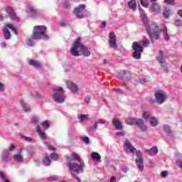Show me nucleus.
I'll return each mask as SVG.
<instances>
[{
  "mask_svg": "<svg viewBox=\"0 0 182 182\" xmlns=\"http://www.w3.org/2000/svg\"><path fill=\"white\" fill-rule=\"evenodd\" d=\"M103 63H104V65H106V63H107V60H103Z\"/></svg>",
  "mask_w": 182,
  "mask_h": 182,
  "instance_id": "4d7b16f0",
  "label": "nucleus"
},
{
  "mask_svg": "<svg viewBox=\"0 0 182 182\" xmlns=\"http://www.w3.org/2000/svg\"><path fill=\"white\" fill-rule=\"evenodd\" d=\"M164 2H165V4H167L168 5H173L174 0H165Z\"/></svg>",
  "mask_w": 182,
  "mask_h": 182,
  "instance_id": "37998d69",
  "label": "nucleus"
},
{
  "mask_svg": "<svg viewBox=\"0 0 182 182\" xmlns=\"http://www.w3.org/2000/svg\"><path fill=\"white\" fill-rule=\"evenodd\" d=\"M105 123H106V119H99L94 126L90 127V130H97V124H105Z\"/></svg>",
  "mask_w": 182,
  "mask_h": 182,
  "instance_id": "6ab92c4d",
  "label": "nucleus"
},
{
  "mask_svg": "<svg viewBox=\"0 0 182 182\" xmlns=\"http://www.w3.org/2000/svg\"><path fill=\"white\" fill-rule=\"evenodd\" d=\"M3 182H11L9 180H8V179H4V181H3Z\"/></svg>",
  "mask_w": 182,
  "mask_h": 182,
  "instance_id": "13d9d810",
  "label": "nucleus"
},
{
  "mask_svg": "<svg viewBox=\"0 0 182 182\" xmlns=\"http://www.w3.org/2000/svg\"><path fill=\"white\" fill-rule=\"evenodd\" d=\"M36 130L40 139H41L42 140H46V134L45 133V132L41 130V127L39 125L36 127Z\"/></svg>",
  "mask_w": 182,
  "mask_h": 182,
  "instance_id": "dca6fc26",
  "label": "nucleus"
},
{
  "mask_svg": "<svg viewBox=\"0 0 182 182\" xmlns=\"http://www.w3.org/2000/svg\"><path fill=\"white\" fill-rule=\"evenodd\" d=\"M71 157L73 160H75V161H78L79 163H83V160L82 158H80V156L79 154H76V152H73L71 154Z\"/></svg>",
  "mask_w": 182,
  "mask_h": 182,
  "instance_id": "5701e85b",
  "label": "nucleus"
},
{
  "mask_svg": "<svg viewBox=\"0 0 182 182\" xmlns=\"http://www.w3.org/2000/svg\"><path fill=\"white\" fill-rule=\"evenodd\" d=\"M141 5L144 6V8H149V3L147 1L141 0Z\"/></svg>",
  "mask_w": 182,
  "mask_h": 182,
  "instance_id": "473e14b6",
  "label": "nucleus"
},
{
  "mask_svg": "<svg viewBox=\"0 0 182 182\" xmlns=\"http://www.w3.org/2000/svg\"><path fill=\"white\" fill-rule=\"evenodd\" d=\"M26 140H27V141H31V140H32V139L30 137H26Z\"/></svg>",
  "mask_w": 182,
  "mask_h": 182,
  "instance_id": "6e6d98bb",
  "label": "nucleus"
},
{
  "mask_svg": "<svg viewBox=\"0 0 182 182\" xmlns=\"http://www.w3.org/2000/svg\"><path fill=\"white\" fill-rule=\"evenodd\" d=\"M72 56H80V52H82L83 56L88 58L90 55V51L87 49V47L83 46L80 41V38H78L72 45L70 50Z\"/></svg>",
  "mask_w": 182,
  "mask_h": 182,
  "instance_id": "f03ea898",
  "label": "nucleus"
},
{
  "mask_svg": "<svg viewBox=\"0 0 182 182\" xmlns=\"http://www.w3.org/2000/svg\"><path fill=\"white\" fill-rule=\"evenodd\" d=\"M54 90L55 92H60L53 94L52 97L54 102L56 103H63V102H65V95H63L65 92H63V88L62 87H58L54 88Z\"/></svg>",
  "mask_w": 182,
  "mask_h": 182,
  "instance_id": "0eeeda50",
  "label": "nucleus"
},
{
  "mask_svg": "<svg viewBox=\"0 0 182 182\" xmlns=\"http://www.w3.org/2000/svg\"><path fill=\"white\" fill-rule=\"evenodd\" d=\"M6 11L11 19H13L14 21H18V16H16V14H15V11H14V9H12V7H7Z\"/></svg>",
  "mask_w": 182,
  "mask_h": 182,
  "instance_id": "4468645a",
  "label": "nucleus"
},
{
  "mask_svg": "<svg viewBox=\"0 0 182 182\" xmlns=\"http://www.w3.org/2000/svg\"><path fill=\"white\" fill-rule=\"evenodd\" d=\"M148 45H150V41L148 39L139 42H134L132 44V48L134 49L133 58L134 59H140L143 53V48L146 47Z\"/></svg>",
  "mask_w": 182,
  "mask_h": 182,
  "instance_id": "20e7f679",
  "label": "nucleus"
},
{
  "mask_svg": "<svg viewBox=\"0 0 182 182\" xmlns=\"http://www.w3.org/2000/svg\"><path fill=\"white\" fill-rule=\"evenodd\" d=\"M156 60H158L161 66L164 68V70L167 73V72H168V68H167V63L164 58V52H163V50H159Z\"/></svg>",
  "mask_w": 182,
  "mask_h": 182,
  "instance_id": "9b49d317",
  "label": "nucleus"
},
{
  "mask_svg": "<svg viewBox=\"0 0 182 182\" xmlns=\"http://www.w3.org/2000/svg\"><path fill=\"white\" fill-rule=\"evenodd\" d=\"M4 91H5L4 85L1 82H0V92H4Z\"/></svg>",
  "mask_w": 182,
  "mask_h": 182,
  "instance_id": "de8ad7c7",
  "label": "nucleus"
},
{
  "mask_svg": "<svg viewBox=\"0 0 182 182\" xmlns=\"http://www.w3.org/2000/svg\"><path fill=\"white\" fill-rule=\"evenodd\" d=\"M81 140H82V141H84V143H85V144H89V143H90V141L89 140L88 136H82L81 138Z\"/></svg>",
  "mask_w": 182,
  "mask_h": 182,
  "instance_id": "f704fd0d",
  "label": "nucleus"
},
{
  "mask_svg": "<svg viewBox=\"0 0 182 182\" xmlns=\"http://www.w3.org/2000/svg\"><path fill=\"white\" fill-rule=\"evenodd\" d=\"M31 122L33 123H36V122H38V117H33V119H31Z\"/></svg>",
  "mask_w": 182,
  "mask_h": 182,
  "instance_id": "8fccbe9b",
  "label": "nucleus"
},
{
  "mask_svg": "<svg viewBox=\"0 0 182 182\" xmlns=\"http://www.w3.org/2000/svg\"><path fill=\"white\" fill-rule=\"evenodd\" d=\"M178 14L179 16H181L182 18V10H179L178 11Z\"/></svg>",
  "mask_w": 182,
  "mask_h": 182,
  "instance_id": "5fc2aeb1",
  "label": "nucleus"
},
{
  "mask_svg": "<svg viewBox=\"0 0 182 182\" xmlns=\"http://www.w3.org/2000/svg\"><path fill=\"white\" fill-rule=\"evenodd\" d=\"M87 105L89 103V99L87 100H85Z\"/></svg>",
  "mask_w": 182,
  "mask_h": 182,
  "instance_id": "bf43d9fd",
  "label": "nucleus"
},
{
  "mask_svg": "<svg viewBox=\"0 0 182 182\" xmlns=\"http://www.w3.org/2000/svg\"><path fill=\"white\" fill-rule=\"evenodd\" d=\"M154 96L156 97V103L158 105H162L164 103L166 99H167V95H166V92L163 91H156L154 93Z\"/></svg>",
  "mask_w": 182,
  "mask_h": 182,
  "instance_id": "f8f14e48",
  "label": "nucleus"
},
{
  "mask_svg": "<svg viewBox=\"0 0 182 182\" xmlns=\"http://www.w3.org/2000/svg\"><path fill=\"white\" fill-rule=\"evenodd\" d=\"M13 159L16 163H22L23 161V156L21 154H14Z\"/></svg>",
  "mask_w": 182,
  "mask_h": 182,
  "instance_id": "412c9836",
  "label": "nucleus"
},
{
  "mask_svg": "<svg viewBox=\"0 0 182 182\" xmlns=\"http://www.w3.org/2000/svg\"><path fill=\"white\" fill-rule=\"evenodd\" d=\"M28 62L29 65H31V66H33L36 69L41 68V63L39 61H36L35 60L29 59V60H28Z\"/></svg>",
  "mask_w": 182,
  "mask_h": 182,
  "instance_id": "a211bd4d",
  "label": "nucleus"
},
{
  "mask_svg": "<svg viewBox=\"0 0 182 182\" xmlns=\"http://www.w3.org/2000/svg\"><path fill=\"white\" fill-rule=\"evenodd\" d=\"M42 126L44 127V129H48L49 127V122L48 121H44L43 123H42Z\"/></svg>",
  "mask_w": 182,
  "mask_h": 182,
  "instance_id": "4c0bfd02",
  "label": "nucleus"
},
{
  "mask_svg": "<svg viewBox=\"0 0 182 182\" xmlns=\"http://www.w3.org/2000/svg\"><path fill=\"white\" fill-rule=\"evenodd\" d=\"M124 144L127 149H128L131 153H135L136 151V156L137 159H136V163L138 168L141 171H143L144 170V165L143 164V154L140 151H137L133 145H132V143L129 141H125L124 142Z\"/></svg>",
  "mask_w": 182,
  "mask_h": 182,
  "instance_id": "7ed1b4c3",
  "label": "nucleus"
},
{
  "mask_svg": "<svg viewBox=\"0 0 182 182\" xmlns=\"http://www.w3.org/2000/svg\"><path fill=\"white\" fill-rule=\"evenodd\" d=\"M112 124L117 129V130H123V125H122V122L117 118H113Z\"/></svg>",
  "mask_w": 182,
  "mask_h": 182,
  "instance_id": "2eb2a0df",
  "label": "nucleus"
},
{
  "mask_svg": "<svg viewBox=\"0 0 182 182\" xmlns=\"http://www.w3.org/2000/svg\"><path fill=\"white\" fill-rule=\"evenodd\" d=\"M28 12L33 18H36V16H38V11L34 7L28 8Z\"/></svg>",
  "mask_w": 182,
  "mask_h": 182,
  "instance_id": "4be33fe9",
  "label": "nucleus"
},
{
  "mask_svg": "<svg viewBox=\"0 0 182 182\" xmlns=\"http://www.w3.org/2000/svg\"><path fill=\"white\" fill-rule=\"evenodd\" d=\"M16 147V146H15L14 144H11V146L9 147V151H14V150H15Z\"/></svg>",
  "mask_w": 182,
  "mask_h": 182,
  "instance_id": "a18cd8bd",
  "label": "nucleus"
},
{
  "mask_svg": "<svg viewBox=\"0 0 182 182\" xmlns=\"http://www.w3.org/2000/svg\"><path fill=\"white\" fill-rule=\"evenodd\" d=\"M91 157L92 160H100V159H102V156L97 152H92Z\"/></svg>",
  "mask_w": 182,
  "mask_h": 182,
  "instance_id": "bb28decb",
  "label": "nucleus"
},
{
  "mask_svg": "<svg viewBox=\"0 0 182 182\" xmlns=\"http://www.w3.org/2000/svg\"><path fill=\"white\" fill-rule=\"evenodd\" d=\"M102 28H106V22L103 21L101 25Z\"/></svg>",
  "mask_w": 182,
  "mask_h": 182,
  "instance_id": "864d4df0",
  "label": "nucleus"
},
{
  "mask_svg": "<svg viewBox=\"0 0 182 182\" xmlns=\"http://www.w3.org/2000/svg\"><path fill=\"white\" fill-rule=\"evenodd\" d=\"M163 15L166 19L168 18V16H170V9H165Z\"/></svg>",
  "mask_w": 182,
  "mask_h": 182,
  "instance_id": "2f4dec72",
  "label": "nucleus"
},
{
  "mask_svg": "<svg viewBox=\"0 0 182 182\" xmlns=\"http://www.w3.org/2000/svg\"><path fill=\"white\" fill-rule=\"evenodd\" d=\"M21 105L22 106L23 109H24V110L26 112H31V107H29V106H28L25 102L23 101H21Z\"/></svg>",
  "mask_w": 182,
  "mask_h": 182,
  "instance_id": "c85d7f7f",
  "label": "nucleus"
},
{
  "mask_svg": "<svg viewBox=\"0 0 182 182\" xmlns=\"http://www.w3.org/2000/svg\"><path fill=\"white\" fill-rule=\"evenodd\" d=\"M114 92H117L118 93H121V95H123V90H122V89L120 88H115L113 90Z\"/></svg>",
  "mask_w": 182,
  "mask_h": 182,
  "instance_id": "c03bdc74",
  "label": "nucleus"
},
{
  "mask_svg": "<svg viewBox=\"0 0 182 182\" xmlns=\"http://www.w3.org/2000/svg\"><path fill=\"white\" fill-rule=\"evenodd\" d=\"M0 21H2V17L1 16H0Z\"/></svg>",
  "mask_w": 182,
  "mask_h": 182,
  "instance_id": "680f3d73",
  "label": "nucleus"
},
{
  "mask_svg": "<svg viewBox=\"0 0 182 182\" xmlns=\"http://www.w3.org/2000/svg\"><path fill=\"white\" fill-rule=\"evenodd\" d=\"M164 130L167 133L168 136H171V129H170V127L167 124L164 125Z\"/></svg>",
  "mask_w": 182,
  "mask_h": 182,
  "instance_id": "cd10ccee",
  "label": "nucleus"
},
{
  "mask_svg": "<svg viewBox=\"0 0 182 182\" xmlns=\"http://www.w3.org/2000/svg\"><path fill=\"white\" fill-rule=\"evenodd\" d=\"M109 182H116V177L115 176H112L110 179Z\"/></svg>",
  "mask_w": 182,
  "mask_h": 182,
  "instance_id": "603ef678",
  "label": "nucleus"
},
{
  "mask_svg": "<svg viewBox=\"0 0 182 182\" xmlns=\"http://www.w3.org/2000/svg\"><path fill=\"white\" fill-rule=\"evenodd\" d=\"M150 124L152 127H156V126L159 124V122H157V119H156L155 117H151L150 119Z\"/></svg>",
  "mask_w": 182,
  "mask_h": 182,
  "instance_id": "c756f323",
  "label": "nucleus"
},
{
  "mask_svg": "<svg viewBox=\"0 0 182 182\" xmlns=\"http://www.w3.org/2000/svg\"><path fill=\"white\" fill-rule=\"evenodd\" d=\"M70 89L71 92H73L74 93H77L79 92V87L76 85V84L71 82L70 84Z\"/></svg>",
  "mask_w": 182,
  "mask_h": 182,
  "instance_id": "a878e982",
  "label": "nucleus"
},
{
  "mask_svg": "<svg viewBox=\"0 0 182 182\" xmlns=\"http://www.w3.org/2000/svg\"><path fill=\"white\" fill-rule=\"evenodd\" d=\"M80 122H85L86 119H87L88 115L87 114H81L80 117H78Z\"/></svg>",
  "mask_w": 182,
  "mask_h": 182,
  "instance_id": "72a5a7b5",
  "label": "nucleus"
},
{
  "mask_svg": "<svg viewBox=\"0 0 182 182\" xmlns=\"http://www.w3.org/2000/svg\"><path fill=\"white\" fill-rule=\"evenodd\" d=\"M156 1L157 0H151V2H152V11L159 14V12H160V5L156 3Z\"/></svg>",
  "mask_w": 182,
  "mask_h": 182,
  "instance_id": "f3484780",
  "label": "nucleus"
},
{
  "mask_svg": "<svg viewBox=\"0 0 182 182\" xmlns=\"http://www.w3.org/2000/svg\"><path fill=\"white\" fill-rule=\"evenodd\" d=\"M1 160L4 161V163H8V161H9V156H8V155H4L3 156Z\"/></svg>",
  "mask_w": 182,
  "mask_h": 182,
  "instance_id": "e433bc0d",
  "label": "nucleus"
},
{
  "mask_svg": "<svg viewBox=\"0 0 182 182\" xmlns=\"http://www.w3.org/2000/svg\"><path fill=\"white\" fill-rule=\"evenodd\" d=\"M68 166L69 170H71V171H75V173H80V171H83V168L85 167V162L80 163L79 165L75 162L68 161Z\"/></svg>",
  "mask_w": 182,
  "mask_h": 182,
  "instance_id": "6e6552de",
  "label": "nucleus"
},
{
  "mask_svg": "<svg viewBox=\"0 0 182 182\" xmlns=\"http://www.w3.org/2000/svg\"><path fill=\"white\" fill-rule=\"evenodd\" d=\"M72 177H73V178H76V180H77L78 182H80V179L79 178V177L73 175V173H71Z\"/></svg>",
  "mask_w": 182,
  "mask_h": 182,
  "instance_id": "09e8293b",
  "label": "nucleus"
},
{
  "mask_svg": "<svg viewBox=\"0 0 182 182\" xmlns=\"http://www.w3.org/2000/svg\"><path fill=\"white\" fill-rule=\"evenodd\" d=\"M48 150H52L53 151H56V147L52 146V145H47Z\"/></svg>",
  "mask_w": 182,
  "mask_h": 182,
  "instance_id": "a19ab883",
  "label": "nucleus"
},
{
  "mask_svg": "<svg viewBox=\"0 0 182 182\" xmlns=\"http://www.w3.org/2000/svg\"><path fill=\"white\" fill-rule=\"evenodd\" d=\"M168 173H167V171H162L161 173V177H167V175H168Z\"/></svg>",
  "mask_w": 182,
  "mask_h": 182,
  "instance_id": "49530a36",
  "label": "nucleus"
},
{
  "mask_svg": "<svg viewBox=\"0 0 182 182\" xmlns=\"http://www.w3.org/2000/svg\"><path fill=\"white\" fill-rule=\"evenodd\" d=\"M142 117L144 119H145V120H147V119H149V117H150V115H149V113L148 112H144L143 114H142Z\"/></svg>",
  "mask_w": 182,
  "mask_h": 182,
  "instance_id": "ea45409f",
  "label": "nucleus"
},
{
  "mask_svg": "<svg viewBox=\"0 0 182 182\" xmlns=\"http://www.w3.org/2000/svg\"><path fill=\"white\" fill-rule=\"evenodd\" d=\"M125 123L129 126L136 125L138 126L141 132H147V127L144 124V121L141 119H136L133 117H128L125 119Z\"/></svg>",
  "mask_w": 182,
  "mask_h": 182,
  "instance_id": "39448f33",
  "label": "nucleus"
},
{
  "mask_svg": "<svg viewBox=\"0 0 182 182\" xmlns=\"http://www.w3.org/2000/svg\"><path fill=\"white\" fill-rule=\"evenodd\" d=\"M0 177L2 178L3 181L6 179V176L2 171H0Z\"/></svg>",
  "mask_w": 182,
  "mask_h": 182,
  "instance_id": "79ce46f5",
  "label": "nucleus"
},
{
  "mask_svg": "<svg viewBox=\"0 0 182 182\" xmlns=\"http://www.w3.org/2000/svg\"><path fill=\"white\" fill-rule=\"evenodd\" d=\"M146 153H147L149 156H156V154L159 153V149H157V146H154L149 150H146Z\"/></svg>",
  "mask_w": 182,
  "mask_h": 182,
  "instance_id": "aec40b11",
  "label": "nucleus"
},
{
  "mask_svg": "<svg viewBox=\"0 0 182 182\" xmlns=\"http://www.w3.org/2000/svg\"><path fill=\"white\" fill-rule=\"evenodd\" d=\"M145 28L152 42L154 39H156V41L160 39V33L161 32H164V39L166 41H170V36L167 33V27H165L164 30H160L156 23H153L151 21H146Z\"/></svg>",
  "mask_w": 182,
  "mask_h": 182,
  "instance_id": "f257e3e1",
  "label": "nucleus"
},
{
  "mask_svg": "<svg viewBox=\"0 0 182 182\" xmlns=\"http://www.w3.org/2000/svg\"><path fill=\"white\" fill-rule=\"evenodd\" d=\"M9 29L10 31H13L14 35H16V28L14 27L12 24H6L3 28L4 36L6 40L11 38V33L9 32Z\"/></svg>",
  "mask_w": 182,
  "mask_h": 182,
  "instance_id": "9d476101",
  "label": "nucleus"
},
{
  "mask_svg": "<svg viewBox=\"0 0 182 182\" xmlns=\"http://www.w3.org/2000/svg\"><path fill=\"white\" fill-rule=\"evenodd\" d=\"M128 6L132 11H136L137 8V4L136 3V0H131L128 2Z\"/></svg>",
  "mask_w": 182,
  "mask_h": 182,
  "instance_id": "b1692460",
  "label": "nucleus"
},
{
  "mask_svg": "<svg viewBox=\"0 0 182 182\" xmlns=\"http://www.w3.org/2000/svg\"><path fill=\"white\" fill-rule=\"evenodd\" d=\"M109 39L110 48H113L114 49L117 48V43L116 42V34L114 33H109Z\"/></svg>",
  "mask_w": 182,
  "mask_h": 182,
  "instance_id": "ddd939ff",
  "label": "nucleus"
},
{
  "mask_svg": "<svg viewBox=\"0 0 182 182\" xmlns=\"http://www.w3.org/2000/svg\"><path fill=\"white\" fill-rule=\"evenodd\" d=\"M85 9H86V5L80 4L74 9V10L73 11V14L78 19H83L85 18V16L83 15Z\"/></svg>",
  "mask_w": 182,
  "mask_h": 182,
  "instance_id": "1a4fd4ad",
  "label": "nucleus"
},
{
  "mask_svg": "<svg viewBox=\"0 0 182 182\" xmlns=\"http://www.w3.org/2000/svg\"><path fill=\"white\" fill-rule=\"evenodd\" d=\"M50 157V159H52V160H54L55 161L58 160V154L56 153L51 154Z\"/></svg>",
  "mask_w": 182,
  "mask_h": 182,
  "instance_id": "c9c22d12",
  "label": "nucleus"
},
{
  "mask_svg": "<svg viewBox=\"0 0 182 182\" xmlns=\"http://www.w3.org/2000/svg\"><path fill=\"white\" fill-rule=\"evenodd\" d=\"M26 43L29 46H32L33 45H35V42H33V41H31L30 38L26 40Z\"/></svg>",
  "mask_w": 182,
  "mask_h": 182,
  "instance_id": "58836bf2",
  "label": "nucleus"
},
{
  "mask_svg": "<svg viewBox=\"0 0 182 182\" xmlns=\"http://www.w3.org/2000/svg\"><path fill=\"white\" fill-rule=\"evenodd\" d=\"M129 75V73H127V70H121L118 73L119 77H121L122 79H124V77H127V76Z\"/></svg>",
  "mask_w": 182,
  "mask_h": 182,
  "instance_id": "393cba45",
  "label": "nucleus"
},
{
  "mask_svg": "<svg viewBox=\"0 0 182 182\" xmlns=\"http://www.w3.org/2000/svg\"><path fill=\"white\" fill-rule=\"evenodd\" d=\"M116 136H124V133H123V132H117Z\"/></svg>",
  "mask_w": 182,
  "mask_h": 182,
  "instance_id": "3c124183",
  "label": "nucleus"
},
{
  "mask_svg": "<svg viewBox=\"0 0 182 182\" xmlns=\"http://www.w3.org/2000/svg\"><path fill=\"white\" fill-rule=\"evenodd\" d=\"M139 9H140L141 11H142V12H143V9H141V7H139Z\"/></svg>",
  "mask_w": 182,
  "mask_h": 182,
  "instance_id": "052dcab7",
  "label": "nucleus"
},
{
  "mask_svg": "<svg viewBox=\"0 0 182 182\" xmlns=\"http://www.w3.org/2000/svg\"><path fill=\"white\" fill-rule=\"evenodd\" d=\"M45 32H46V27L45 26H35L31 39H41L42 36H45Z\"/></svg>",
  "mask_w": 182,
  "mask_h": 182,
  "instance_id": "423d86ee",
  "label": "nucleus"
},
{
  "mask_svg": "<svg viewBox=\"0 0 182 182\" xmlns=\"http://www.w3.org/2000/svg\"><path fill=\"white\" fill-rule=\"evenodd\" d=\"M43 165L44 166H50V159L48 156H46L43 159Z\"/></svg>",
  "mask_w": 182,
  "mask_h": 182,
  "instance_id": "7c9ffc66",
  "label": "nucleus"
}]
</instances>
